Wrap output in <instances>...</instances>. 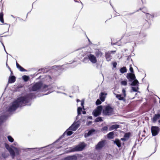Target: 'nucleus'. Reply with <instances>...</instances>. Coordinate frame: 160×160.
Returning <instances> with one entry per match:
<instances>
[{
    "mask_svg": "<svg viewBox=\"0 0 160 160\" xmlns=\"http://www.w3.org/2000/svg\"><path fill=\"white\" fill-rule=\"evenodd\" d=\"M28 99L26 97H20L13 102L9 107L8 111L12 112L15 111L19 106H24L25 104L28 102Z\"/></svg>",
    "mask_w": 160,
    "mask_h": 160,
    "instance_id": "1",
    "label": "nucleus"
},
{
    "mask_svg": "<svg viewBox=\"0 0 160 160\" xmlns=\"http://www.w3.org/2000/svg\"><path fill=\"white\" fill-rule=\"evenodd\" d=\"M102 113L106 115H111L114 113L113 109L109 106H104L103 108Z\"/></svg>",
    "mask_w": 160,
    "mask_h": 160,
    "instance_id": "2",
    "label": "nucleus"
},
{
    "mask_svg": "<svg viewBox=\"0 0 160 160\" xmlns=\"http://www.w3.org/2000/svg\"><path fill=\"white\" fill-rule=\"evenodd\" d=\"M122 94H115L116 97L119 100L125 101V98L126 96V91L124 88H123L122 90Z\"/></svg>",
    "mask_w": 160,
    "mask_h": 160,
    "instance_id": "3",
    "label": "nucleus"
},
{
    "mask_svg": "<svg viewBox=\"0 0 160 160\" xmlns=\"http://www.w3.org/2000/svg\"><path fill=\"white\" fill-rule=\"evenodd\" d=\"M103 108L102 106H98L92 112V114L94 116L97 117L100 114Z\"/></svg>",
    "mask_w": 160,
    "mask_h": 160,
    "instance_id": "4",
    "label": "nucleus"
},
{
    "mask_svg": "<svg viewBox=\"0 0 160 160\" xmlns=\"http://www.w3.org/2000/svg\"><path fill=\"white\" fill-rule=\"evenodd\" d=\"M85 147V143L84 142H82L73 148V151H81Z\"/></svg>",
    "mask_w": 160,
    "mask_h": 160,
    "instance_id": "5",
    "label": "nucleus"
},
{
    "mask_svg": "<svg viewBox=\"0 0 160 160\" xmlns=\"http://www.w3.org/2000/svg\"><path fill=\"white\" fill-rule=\"evenodd\" d=\"M159 131V129L158 127L152 126L151 128V131L152 135L155 136L157 135Z\"/></svg>",
    "mask_w": 160,
    "mask_h": 160,
    "instance_id": "6",
    "label": "nucleus"
},
{
    "mask_svg": "<svg viewBox=\"0 0 160 160\" xmlns=\"http://www.w3.org/2000/svg\"><path fill=\"white\" fill-rule=\"evenodd\" d=\"M105 141L103 140L98 142L96 145L95 149L97 150L101 149L105 145Z\"/></svg>",
    "mask_w": 160,
    "mask_h": 160,
    "instance_id": "7",
    "label": "nucleus"
},
{
    "mask_svg": "<svg viewBox=\"0 0 160 160\" xmlns=\"http://www.w3.org/2000/svg\"><path fill=\"white\" fill-rule=\"evenodd\" d=\"M42 84L41 83L39 82L36 83L32 87V91H36L39 89L41 86Z\"/></svg>",
    "mask_w": 160,
    "mask_h": 160,
    "instance_id": "8",
    "label": "nucleus"
},
{
    "mask_svg": "<svg viewBox=\"0 0 160 160\" xmlns=\"http://www.w3.org/2000/svg\"><path fill=\"white\" fill-rule=\"evenodd\" d=\"M88 58L92 63H95L97 62V60L96 57L92 54H89L88 56Z\"/></svg>",
    "mask_w": 160,
    "mask_h": 160,
    "instance_id": "9",
    "label": "nucleus"
},
{
    "mask_svg": "<svg viewBox=\"0 0 160 160\" xmlns=\"http://www.w3.org/2000/svg\"><path fill=\"white\" fill-rule=\"evenodd\" d=\"M5 145L6 148L8 150V151L9 152L12 157L13 158L15 156V154L13 150L10 148L9 145L8 144L5 143Z\"/></svg>",
    "mask_w": 160,
    "mask_h": 160,
    "instance_id": "10",
    "label": "nucleus"
},
{
    "mask_svg": "<svg viewBox=\"0 0 160 160\" xmlns=\"http://www.w3.org/2000/svg\"><path fill=\"white\" fill-rule=\"evenodd\" d=\"M79 126V124L77 122L73 123L69 128V130L75 131Z\"/></svg>",
    "mask_w": 160,
    "mask_h": 160,
    "instance_id": "11",
    "label": "nucleus"
},
{
    "mask_svg": "<svg viewBox=\"0 0 160 160\" xmlns=\"http://www.w3.org/2000/svg\"><path fill=\"white\" fill-rule=\"evenodd\" d=\"M15 81V77L14 76H10L9 77L8 82L9 83H12Z\"/></svg>",
    "mask_w": 160,
    "mask_h": 160,
    "instance_id": "12",
    "label": "nucleus"
},
{
    "mask_svg": "<svg viewBox=\"0 0 160 160\" xmlns=\"http://www.w3.org/2000/svg\"><path fill=\"white\" fill-rule=\"evenodd\" d=\"M119 125L117 124L111 126L109 128V130L111 131L114 129H116L119 128Z\"/></svg>",
    "mask_w": 160,
    "mask_h": 160,
    "instance_id": "13",
    "label": "nucleus"
},
{
    "mask_svg": "<svg viewBox=\"0 0 160 160\" xmlns=\"http://www.w3.org/2000/svg\"><path fill=\"white\" fill-rule=\"evenodd\" d=\"M128 77L132 80H134L135 79V76L134 74L129 73L128 74L127 76V78H128Z\"/></svg>",
    "mask_w": 160,
    "mask_h": 160,
    "instance_id": "14",
    "label": "nucleus"
},
{
    "mask_svg": "<svg viewBox=\"0 0 160 160\" xmlns=\"http://www.w3.org/2000/svg\"><path fill=\"white\" fill-rule=\"evenodd\" d=\"M76 156H72L65 158L64 160H76Z\"/></svg>",
    "mask_w": 160,
    "mask_h": 160,
    "instance_id": "15",
    "label": "nucleus"
},
{
    "mask_svg": "<svg viewBox=\"0 0 160 160\" xmlns=\"http://www.w3.org/2000/svg\"><path fill=\"white\" fill-rule=\"evenodd\" d=\"M110 53L107 52L106 53L105 57L106 59L108 61H110L111 59V55H110Z\"/></svg>",
    "mask_w": 160,
    "mask_h": 160,
    "instance_id": "16",
    "label": "nucleus"
},
{
    "mask_svg": "<svg viewBox=\"0 0 160 160\" xmlns=\"http://www.w3.org/2000/svg\"><path fill=\"white\" fill-rule=\"evenodd\" d=\"M17 67L18 68L19 70L21 71H25V69L20 66L17 62H16Z\"/></svg>",
    "mask_w": 160,
    "mask_h": 160,
    "instance_id": "17",
    "label": "nucleus"
},
{
    "mask_svg": "<svg viewBox=\"0 0 160 160\" xmlns=\"http://www.w3.org/2000/svg\"><path fill=\"white\" fill-rule=\"evenodd\" d=\"M159 118L157 114H155L152 119V121L153 122H155Z\"/></svg>",
    "mask_w": 160,
    "mask_h": 160,
    "instance_id": "18",
    "label": "nucleus"
},
{
    "mask_svg": "<svg viewBox=\"0 0 160 160\" xmlns=\"http://www.w3.org/2000/svg\"><path fill=\"white\" fill-rule=\"evenodd\" d=\"M114 143H116L117 146L118 147H120L121 146V143L120 141L118 139H116L114 141Z\"/></svg>",
    "mask_w": 160,
    "mask_h": 160,
    "instance_id": "19",
    "label": "nucleus"
},
{
    "mask_svg": "<svg viewBox=\"0 0 160 160\" xmlns=\"http://www.w3.org/2000/svg\"><path fill=\"white\" fill-rule=\"evenodd\" d=\"M104 94L102 92L100 95V99L102 102H103L105 100V97L104 96Z\"/></svg>",
    "mask_w": 160,
    "mask_h": 160,
    "instance_id": "20",
    "label": "nucleus"
},
{
    "mask_svg": "<svg viewBox=\"0 0 160 160\" xmlns=\"http://www.w3.org/2000/svg\"><path fill=\"white\" fill-rule=\"evenodd\" d=\"M120 72L123 73L124 72H127V69L125 67H123V68H121L120 70Z\"/></svg>",
    "mask_w": 160,
    "mask_h": 160,
    "instance_id": "21",
    "label": "nucleus"
},
{
    "mask_svg": "<svg viewBox=\"0 0 160 160\" xmlns=\"http://www.w3.org/2000/svg\"><path fill=\"white\" fill-rule=\"evenodd\" d=\"M113 135V132H109L107 135V137L108 138H112Z\"/></svg>",
    "mask_w": 160,
    "mask_h": 160,
    "instance_id": "22",
    "label": "nucleus"
},
{
    "mask_svg": "<svg viewBox=\"0 0 160 160\" xmlns=\"http://www.w3.org/2000/svg\"><path fill=\"white\" fill-rule=\"evenodd\" d=\"M95 130H91L89 131L88 133H87V135L86 134L85 135V137H88V136L90 135H91L92 133L93 132H94Z\"/></svg>",
    "mask_w": 160,
    "mask_h": 160,
    "instance_id": "23",
    "label": "nucleus"
},
{
    "mask_svg": "<svg viewBox=\"0 0 160 160\" xmlns=\"http://www.w3.org/2000/svg\"><path fill=\"white\" fill-rule=\"evenodd\" d=\"M133 80L134 81L132 82V83L131 84V85H135L139 83L137 79H135Z\"/></svg>",
    "mask_w": 160,
    "mask_h": 160,
    "instance_id": "24",
    "label": "nucleus"
},
{
    "mask_svg": "<svg viewBox=\"0 0 160 160\" xmlns=\"http://www.w3.org/2000/svg\"><path fill=\"white\" fill-rule=\"evenodd\" d=\"M102 54L101 52L99 51H98V52H96V56L98 57H101Z\"/></svg>",
    "mask_w": 160,
    "mask_h": 160,
    "instance_id": "25",
    "label": "nucleus"
},
{
    "mask_svg": "<svg viewBox=\"0 0 160 160\" xmlns=\"http://www.w3.org/2000/svg\"><path fill=\"white\" fill-rule=\"evenodd\" d=\"M0 21L2 23H4V20L3 19V14L2 13H0Z\"/></svg>",
    "mask_w": 160,
    "mask_h": 160,
    "instance_id": "26",
    "label": "nucleus"
},
{
    "mask_svg": "<svg viewBox=\"0 0 160 160\" xmlns=\"http://www.w3.org/2000/svg\"><path fill=\"white\" fill-rule=\"evenodd\" d=\"M8 138L9 141L10 142H13L14 141L13 139L10 136H8Z\"/></svg>",
    "mask_w": 160,
    "mask_h": 160,
    "instance_id": "27",
    "label": "nucleus"
},
{
    "mask_svg": "<svg viewBox=\"0 0 160 160\" xmlns=\"http://www.w3.org/2000/svg\"><path fill=\"white\" fill-rule=\"evenodd\" d=\"M22 78L25 81H27L29 79V77L24 75L22 77Z\"/></svg>",
    "mask_w": 160,
    "mask_h": 160,
    "instance_id": "28",
    "label": "nucleus"
},
{
    "mask_svg": "<svg viewBox=\"0 0 160 160\" xmlns=\"http://www.w3.org/2000/svg\"><path fill=\"white\" fill-rule=\"evenodd\" d=\"M102 121V118L100 117H98L95 120V122H98L99 121Z\"/></svg>",
    "mask_w": 160,
    "mask_h": 160,
    "instance_id": "29",
    "label": "nucleus"
},
{
    "mask_svg": "<svg viewBox=\"0 0 160 160\" xmlns=\"http://www.w3.org/2000/svg\"><path fill=\"white\" fill-rule=\"evenodd\" d=\"M82 110V108L81 107H78V115H79L81 114V111Z\"/></svg>",
    "mask_w": 160,
    "mask_h": 160,
    "instance_id": "30",
    "label": "nucleus"
},
{
    "mask_svg": "<svg viewBox=\"0 0 160 160\" xmlns=\"http://www.w3.org/2000/svg\"><path fill=\"white\" fill-rule=\"evenodd\" d=\"M121 84L124 86H126L127 85V81L126 80L122 81L121 82Z\"/></svg>",
    "mask_w": 160,
    "mask_h": 160,
    "instance_id": "31",
    "label": "nucleus"
},
{
    "mask_svg": "<svg viewBox=\"0 0 160 160\" xmlns=\"http://www.w3.org/2000/svg\"><path fill=\"white\" fill-rule=\"evenodd\" d=\"M129 137V133H126L125 134L124 137L127 139Z\"/></svg>",
    "mask_w": 160,
    "mask_h": 160,
    "instance_id": "32",
    "label": "nucleus"
},
{
    "mask_svg": "<svg viewBox=\"0 0 160 160\" xmlns=\"http://www.w3.org/2000/svg\"><path fill=\"white\" fill-rule=\"evenodd\" d=\"M132 89L133 91L137 92L138 89V88L134 87H132Z\"/></svg>",
    "mask_w": 160,
    "mask_h": 160,
    "instance_id": "33",
    "label": "nucleus"
},
{
    "mask_svg": "<svg viewBox=\"0 0 160 160\" xmlns=\"http://www.w3.org/2000/svg\"><path fill=\"white\" fill-rule=\"evenodd\" d=\"M101 102L99 99H98L96 102V105H98L101 104Z\"/></svg>",
    "mask_w": 160,
    "mask_h": 160,
    "instance_id": "34",
    "label": "nucleus"
},
{
    "mask_svg": "<svg viewBox=\"0 0 160 160\" xmlns=\"http://www.w3.org/2000/svg\"><path fill=\"white\" fill-rule=\"evenodd\" d=\"M67 132V134L68 135H70L72 134V131H68Z\"/></svg>",
    "mask_w": 160,
    "mask_h": 160,
    "instance_id": "35",
    "label": "nucleus"
},
{
    "mask_svg": "<svg viewBox=\"0 0 160 160\" xmlns=\"http://www.w3.org/2000/svg\"><path fill=\"white\" fill-rule=\"evenodd\" d=\"M130 68H129V70L131 72H133V69L132 68V65H130L129 66Z\"/></svg>",
    "mask_w": 160,
    "mask_h": 160,
    "instance_id": "36",
    "label": "nucleus"
},
{
    "mask_svg": "<svg viewBox=\"0 0 160 160\" xmlns=\"http://www.w3.org/2000/svg\"><path fill=\"white\" fill-rule=\"evenodd\" d=\"M108 129V128L107 127L105 126L103 127L102 128V130L103 131H107Z\"/></svg>",
    "mask_w": 160,
    "mask_h": 160,
    "instance_id": "37",
    "label": "nucleus"
},
{
    "mask_svg": "<svg viewBox=\"0 0 160 160\" xmlns=\"http://www.w3.org/2000/svg\"><path fill=\"white\" fill-rule=\"evenodd\" d=\"M84 103V100H82L81 101V105L82 106L83 108H84V106H83V104Z\"/></svg>",
    "mask_w": 160,
    "mask_h": 160,
    "instance_id": "38",
    "label": "nucleus"
},
{
    "mask_svg": "<svg viewBox=\"0 0 160 160\" xmlns=\"http://www.w3.org/2000/svg\"><path fill=\"white\" fill-rule=\"evenodd\" d=\"M117 63H116V62H114V63H113V67L114 68H115V67H116V66H117Z\"/></svg>",
    "mask_w": 160,
    "mask_h": 160,
    "instance_id": "39",
    "label": "nucleus"
},
{
    "mask_svg": "<svg viewBox=\"0 0 160 160\" xmlns=\"http://www.w3.org/2000/svg\"><path fill=\"white\" fill-rule=\"evenodd\" d=\"M121 140H122V141H125L127 140V139L126 138H125L124 137V138H121Z\"/></svg>",
    "mask_w": 160,
    "mask_h": 160,
    "instance_id": "40",
    "label": "nucleus"
},
{
    "mask_svg": "<svg viewBox=\"0 0 160 160\" xmlns=\"http://www.w3.org/2000/svg\"><path fill=\"white\" fill-rule=\"evenodd\" d=\"M6 66H7V67L9 69L10 71L11 72V73H12V72H11V69L9 67V66L7 65V64H6Z\"/></svg>",
    "mask_w": 160,
    "mask_h": 160,
    "instance_id": "41",
    "label": "nucleus"
},
{
    "mask_svg": "<svg viewBox=\"0 0 160 160\" xmlns=\"http://www.w3.org/2000/svg\"><path fill=\"white\" fill-rule=\"evenodd\" d=\"M12 148L15 150H17V148H15L14 147H12Z\"/></svg>",
    "mask_w": 160,
    "mask_h": 160,
    "instance_id": "42",
    "label": "nucleus"
},
{
    "mask_svg": "<svg viewBox=\"0 0 160 160\" xmlns=\"http://www.w3.org/2000/svg\"><path fill=\"white\" fill-rule=\"evenodd\" d=\"M83 114H85L86 113V112L85 111H83L82 112Z\"/></svg>",
    "mask_w": 160,
    "mask_h": 160,
    "instance_id": "43",
    "label": "nucleus"
},
{
    "mask_svg": "<svg viewBox=\"0 0 160 160\" xmlns=\"http://www.w3.org/2000/svg\"><path fill=\"white\" fill-rule=\"evenodd\" d=\"M159 118H160V113L158 114H157Z\"/></svg>",
    "mask_w": 160,
    "mask_h": 160,
    "instance_id": "44",
    "label": "nucleus"
},
{
    "mask_svg": "<svg viewBox=\"0 0 160 160\" xmlns=\"http://www.w3.org/2000/svg\"><path fill=\"white\" fill-rule=\"evenodd\" d=\"M77 102H78L80 101V100H79V99H77Z\"/></svg>",
    "mask_w": 160,
    "mask_h": 160,
    "instance_id": "45",
    "label": "nucleus"
},
{
    "mask_svg": "<svg viewBox=\"0 0 160 160\" xmlns=\"http://www.w3.org/2000/svg\"><path fill=\"white\" fill-rule=\"evenodd\" d=\"M17 142H14V145H17Z\"/></svg>",
    "mask_w": 160,
    "mask_h": 160,
    "instance_id": "46",
    "label": "nucleus"
},
{
    "mask_svg": "<svg viewBox=\"0 0 160 160\" xmlns=\"http://www.w3.org/2000/svg\"><path fill=\"white\" fill-rule=\"evenodd\" d=\"M2 45H3V47H4V48H5V47H4V45H3V43H2Z\"/></svg>",
    "mask_w": 160,
    "mask_h": 160,
    "instance_id": "47",
    "label": "nucleus"
},
{
    "mask_svg": "<svg viewBox=\"0 0 160 160\" xmlns=\"http://www.w3.org/2000/svg\"><path fill=\"white\" fill-rule=\"evenodd\" d=\"M158 122L160 123V120H159Z\"/></svg>",
    "mask_w": 160,
    "mask_h": 160,
    "instance_id": "48",
    "label": "nucleus"
},
{
    "mask_svg": "<svg viewBox=\"0 0 160 160\" xmlns=\"http://www.w3.org/2000/svg\"><path fill=\"white\" fill-rule=\"evenodd\" d=\"M115 52V51H111V52Z\"/></svg>",
    "mask_w": 160,
    "mask_h": 160,
    "instance_id": "49",
    "label": "nucleus"
},
{
    "mask_svg": "<svg viewBox=\"0 0 160 160\" xmlns=\"http://www.w3.org/2000/svg\"><path fill=\"white\" fill-rule=\"evenodd\" d=\"M90 118L91 119L92 118V117H90Z\"/></svg>",
    "mask_w": 160,
    "mask_h": 160,
    "instance_id": "50",
    "label": "nucleus"
},
{
    "mask_svg": "<svg viewBox=\"0 0 160 160\" xmlns=\"http://www.w3.org/2000/svg\"><path fill=\"white\" fill-rule=\"evenodd\" d=\"M147 15H149V14H148V13H147Z\"/></svg>",
    "mask_w": 160,
    "mask_h": 160,
    "instance_id": "51",
    "label": "nucleus"
},
{
    "mask_svg": "<svg viewBox=\"0 0 160 160\" xmlns=\"http://www.w3.org/2000/svg\"><path fill=\"white\" fill-rule=\"evenodd\" d=\"M0 119H1V118H0Z\"/></svg>",
    "mask_w": 160,
    "mask_h": 160,
    "instance_id": "52",
    "label": "nucleus"
}]
</instances>
